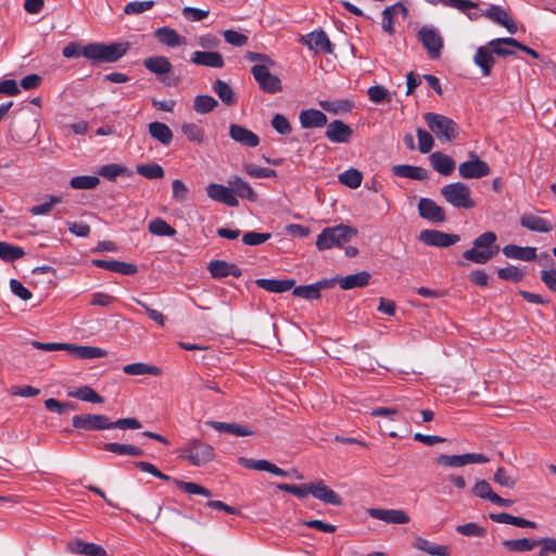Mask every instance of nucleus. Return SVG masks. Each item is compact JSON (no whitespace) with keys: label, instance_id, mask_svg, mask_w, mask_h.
<instances>
[{"label":"nucleus","instance_id":"nucleus-1","mask_svg":"<svg viewBox=\"0 0 556 556\" xmlns=\"http://www.w3.org/2000/svg\"><path fill=\"white\" fill-rule=\"evenodd\" d=\"M130 49V43L123 42H90L83 48L75 41L63 48L62 54L66 59L84 56L92 65L103 63H115L121 60Z\"/></svg>","mask_w":556,"mask_h":556},{"label":"nucleus","instance_id":"nucleus-2","mask_svg":"<svg viewBox=\"0 0 556 556\" xmlns=\"http://www.w3.org/2000/svg\"><path fill=\"white\" fill-rule=\"evenodd\" d=\"M72 426L76 430L101 431L111 429H140L142 424L135 417L119 418L112 421L109 416L102 414H81L72 418Z\"/></svg>","mask_w":556,"mask_h":556},{"label":"nucleus","instance_id":"nucleus-3","mask_svg":"<svg viewBox=\"0 0 556 556\" xmlns=\"http://www.w3.org/2000/svg\"><path fill=\"white\" fill-rule=\"evenodd\" d=\"M496 241L497 236L495 232L485 231L472 241V248L463 252L462 256L475 264H486L500 252Z\"/></svg>","mask_w":556,"mask_h":556},{"label":"nucleus","instance_id":"nucleus-4","mask_svg":"<svg viewBox=\"0 0 556 556\" xmlns=\"http://www.w3.org/2000/svg\"><path fill=\"white\" fill-rule=\"evenodd\" d=\"M358 231L352 226L339 224L333 227H326L317 236L316 248L318 251H326L332 248H342L357 236Z\"/></svg>","mask_w":556,"mask_h":556},{"label":"nucleus","instance_id":"nucleus-5","mask_svg":"<svg viewBox=\"0 0 556 556\" xmlns=\"http://www.w3.org/2000/svg\"><path fill=\"white\" fill-rule=\"evenodd\" d=\"M424 119L441 142H452L459 136V125L445 115L428 112L424 114Z\"/></svg>","mask_w":556,"mask_h":556},{"label":"nucleus","instance_id":"nucleus-6","mask_svg":"<svg viewBox=\"0 0 556 556\" xmlns=\"http://www.w3.org/2000/svg\"><path fill=\"white\" fill-rule=\"evenodd\" d=\"M179 457L187 459L193 466L200 467L214 459L215 451L208 443L200 439H191L180 447Z\"/></svg>","mask_w":556,"mask_h":556},{"label":"nucleus","instance_id":"nucleus-7","mask_svg":"<svg viewBox=\"0 0 556 556\" xmlns=\"http://www.w3.org/2000/svg\"><path fill=\"white\" fill-rule=\"evenodd\" d=\"M440 193L454 207L469 210L476 206V202L471 198V190L464 182L447 184L441 188Z\"/></svg>","mask_w":556,"mask_h":556},{"label":"nucleus","instance_id":"nucleus-8","mask_svg":"<svg viewBox=\"0 0 556 556\" xmlns=\"http://www.w3.org/2000/svg\"><path fill=\"white\" fill-rule=\"evenodd\" d=\"M143 66L151 73L155 74L159 80L168 87H176L179 84V78L174 79L167 77L173 70V65L168 58L164 55L149 56L143 60Z\"/></svg>","mask_w":556,"mask_h":556},{"label":"nucleus","instance_id":"nucleus-9","mask_svg":"<svg viewBox=\"0 0 556 556\" xmlns=\"http://www.w3.org/2000/svg\"><path fill=\"white\" fill-rule=\"evenodd\" d=\"M418 40L427 50L431 60H438L444 47L443 38L433 26H422L417 33Z\"/></svg>","mask_w":556,"mask_h":556},{"label":"nucleus","instance_id":"nucleus-10","mask_svg":"<svg viewBox=\"0 0 556 556\" xmlns=\"http://www.w3.org/2000/svg\"><path fill=\"white\" fill-rule=\"evenodd\" d=\"M251 73L262 91L274 94L282 90L281 80L269 72L267 65L255 64L252 66Z\"/></svg>","mask_w":556,"mask_h":556},{"label":"nucleus","instance_id":"nucleus-11","mask_svg":"<svg viewBox=\"0 0 556 556\" xmlns=\"http://www.w3.org/2000/svg\"><path fill=\"white\" fill-rule=\"evenodd\" d=\"M419 240L428 245L435 248H448L460 240L456 233H446L437 229H425L419 233Z\"/></svg>","mask_w":556,"mask_h":556},{"label":"nucleus","instance_id":"nucleus-12","mask_svg":"<svg viewBox=\"0 0 556 556\" xmlns=\"http://www.w3.org/2000/svg\"><path fill=\"white\" fill-rule=\"evenodd\" d=\"M490 459L482 453H466L462 455L441 454L437 457V463L445 467H463L469 464H485Z\"/></svg>","mask_w":556,"mask_h":556},{"label":"nucleus","instance_id":"nucleus-13","mask_svg":"<svg viewBox=\"0 0 556 556\" xmlns=\"http://www.w3.org/2000/svg\"><path fill=\"white\" fill-rule=\"evenodd\" d=\"M470 160L463 162L458 166L459 175L465 179L482 178L490 174L489 164L480 160L473 152L470 153Z\"/></svg>","mask_w":556,"mask_h":556},{"label":"nucleus","instance_id":"nucleus-14","mask_svg":"<svg viewBox=\"0 0 556 556\" xmlns=\"http://www.w3.org/2000/svg\"><path fill=\"white\" fill-rule=\"evenodd\" d=\"M207 197L218 203H223L229 207L239 206V201L233 194L231 187H226L220 184H210L206 187Z\"/></svg>","mask_w":556,"mask_h":556},{"label":"nucleus","instance_id":"nucleus-15","mask_svg":"<svg viewBox=\"0 0 556 556\" xmlns=\"http://www.w3.org/2000/svg\"><path fill=\"white\" fill-rule=\"evenodd\" d=\"M418 213L421 218L435 224L444 223L446 219L445 211L429 198L419 200Z\"/></svg>","mask_w":556,"mask_h":556},{"label":"nucleus","instance_id":"nucleus-16","mask_svg":"<svg viewBox=\"0 0 556 556\" xmlns=\"http://www.w3.org/2000/svg\"><path fill=\"white\" fill-rule=\"evenodd\" d=\"M325 136L333 143H348L353 136V129L340 119L327 123Z\"/></svg>","mask_w":556,"mask_h":556},{"label":"nucleus","instance_id":"nucleus-17","mask_svg":"<svg viewBox=\"0 0 556 556\" xmlns=\"http://www.w3.org/2000/svg\"><path fill=\"white\" fill-rule=\"evenodd\" d=\"M368 515L371 518L393 525H405L409 522V516L402 509L369 508Z\"/></svg>","mask_w":556,"mask_h":556},{"label":"nucleus","instance_id":"nucleus-18","mask_svg":"<svg viewBox=\"0 0 556 556\" xmlns=\"http://www.w3.org/2000/svg\"><path fill=\"white\" fill-rule=\"evenodd\" d=\"M207 269L215 279H222L228 276L240 278L242 276V269L239 266L220 260L211 261L207 265Z\"/></svg>","mask_w":556,"mask_h":556},{"label":"nucleus","instance_id":"nucleus-19","mask_svg":"<svg viewBox=\"0 0 556 556\" xmlns=\"http://www.w3.org/2000/svg\"><path fill=\"white\" fill-rule=\"evenodd\" d=\"M483 15L493 21L494 23L505 27L510 34H515L518 29L514 20L510 18L506 10H504L500 5L491 4L483 12Z\"/></svg>","mask_w":556,"mask_h":556},{"label":"nucleus","instance_id":"nucleus-20","mask_svg":"<svg viewBox=\"0 0 556 556\" xmlns=\"http://www.w3.org/2000/svg\"><path fill=\"white\" fill-rule=\"evenodd\" d=\"M304 45H306L311 50L321 51L328 54L333 53L334 46L323 29L309 33L306 36V39H304Z\"/></svg>","mask_w":556,"mask_h":556},{"label":"nucleus","instance_id":"nucleus-21","mask_svg":"<svg viewBox=\"0 0 556 556\" xmlns=\"http://www.w3.org/2000/svg\"><path fill=\"white\" fill-rule=\"evenodd\" d=\"M312 495L315 498L333 506H341L343 502L342 497L331 488L326 485L323 480L313 482Z\"/></svg>","mask_w":556,"mask_h":556},{"label":"nucleus","instance_id":"nucleus-22","mask_svg":"<svg viewBox=\"0 0 556 556\" xmlns=\"http://www.w3.org/2000/svg\"><path fill=\"white\" fill-rule=\"evenodd\" d=\"M229 136L232 140L244 147L254 148L260 144V137L241 125L231 124L229 127Z\"/></svg>","mask_w":556,"mask_h":556},{"label":"nucleus","instance_id":"nucleus-23","mask_svg":"<svg viewBox=\"0 0 556 556\" xmlns=\"http://www.w3.org/2000/svg\"><path fill=\"white\" fill-rule=\"evenodd\" d=\"M520 226L528 230L543 233L551 232L555 228L552 222L531 213H525L520 217Z\"/></svg>","mask_w":556,"mask_h":556},{"label":"nucleus","instance_id":"nucleus-24","mask_svg":"<svg viewBox=\"0 0 556 556\" xmlns=\"http://www.w3.org/2000/svg\"><path fill=\"white\" fill-rule=\"evenodd\" d=\"M99 450L113 453L119 456H135L140 457L144 454L143 450L139 446L118 442L98 443Z\"/></svg>","mask_w":556,"mask_h":556},{"label":"nucleus","instance_id":"nucleus-25","mask_svg":"<svg viewBox=\"0 0 556 556\" xmlns=\"http://www.w3.org/2000/svg\"><path fill=\"white\" fill-rule=\"evenodd\" d=\"M190 62L212 68H222L225 64L223 55L216 51H194Z\"/></svg>","mask_w":556,"mask_h":556},{"label":"nucleus","instance_id":"nucleus-26","mask_svg":"<svg viewBox=\"0 0 556 556\" xmlns=\"http://www.w3.org/2000/svg\"><path fill=\"white\" fill-rule=\"evenodd\" d=\"M492 46H481L476 50L473 55V62L477 66L480 67L483 76H490L492 73V67L495 64V58L491 50Z\"/></svg>","mask_w":556,"mask_h":556},{"label":"nucleus","instance_id":"nucleus-27","mask_svg":"<svg viewBox=\"0 0 556 556\" xmlns=\"http://www.w3.org/2000/svg\"><path fill=\"white\" fill-rule=\"evenodd\" d=\"M205 425L218 432L229 433L236 437H249L254 434V431L250 429L248 426H243L236 422L207 420Z\"/></svg>","mask_w":556,"mask_h":556},{"label":"nucleus","instance_id":"nucleus-28","mask_svg":"<svg viewBox=\"0 0 556 556\" xmlns=\"http://www.w3.org/2000/svg\"><path fill=\"white\" fill-rule=\"evenodd\" d=\"M255 285L271 293H283L291 290L295 286V280L290 279H268L258 278L255 280Z\"/></svg>","mask_w":556,"mask_h":556},{"label":"nucleus","instance_id":"nucleus-29","mask_svg":"<svg viewBox=\"0 0 556 556\" xmlns=\"http://www.w3.org/2000/svg\"><path fill=\"white\" fill-rule=\"evenodd\" d=\"M301 126L305 129L320 128L327 125L328 118L325 113L316 109L303 110L299 116Z\"/></svg>","mask_w":556,"mask_h":556},{"label":"nucleus","instance_id":"nucleus-30","mask_svg":"<svg viewBox=\"0 0 556 556\" xmlns=\"http://www.w3.org/2000/svg\"><path fill=\"white\" fill-rule=\"evenodd\" d=\"M66 351L80 359L101 358L108 355V351L98 346L76 345L67 343Z\"/></svg>","mask_w":556,"mask_h":556},{"label":"nucleus","instance_id":"nucleus-31","mask_svg":"<svg viewBox=\"0 0 556 556\" xmlns=\"http://www.w3.org/2000/svg\"><path fill=\"white\" fill-rule=\"evenodd\" d=\"M154 37L157 42L169 48H176L185 43L186 38L180 36L174 28L162 26L155 29Z\"/></svg>","mask_w":556,"mask_h":556},{"label":"nucleus","instance_id":"nucleus-32","mask_svg":"<svg viewBox=\"0 0 556 556\" xmlns=\"http://www.w3.org/2000/svg\"><path fill=\"white\" fill-rule=\"evenodd\" d=\"M228 185L233 190L235 197L238 199H247L250 202H256L258 199L257 193L253 190V188L241 177L232 176L228 179Z\"/></svg>","mask_w":556,"mask_h":556},{"label":"nucleus","instance_id":"nucleus-33","mask_svg":"<svg viewBox=\"0 0 556 556\" xmlns=\"http://www.w3.org/2000/svg\"><path fill=\"white\" fill-rule=\"evenodd\" d=\"M503 254L513 260L531 262L536 258V249L533 247H519L517 244H507L502 249Z\"/></svg>","mask_w":556,"mask_h":556},{"label":"nucleus","instance_id":"nucleus-34","mask_svg":"<svg viewBox=\"0 0 556 556\" xmlns=\"http://www.w3.org/2000/svg\"><path fill=\"white\" fill-rule=\"evenodd\" d=\"M156 478L164 480V481H173L177 485V488H179L182 492L188 493V494L203 495L206 497H210L212 495V492L201 484L174 479V478L163 473L162 471H160V473L156 475Z\"/></svg>","mask_w":556,"mask_h":556},{"label":"nucleus","instance_id":"nucleus-35","mask_svg":"<svg viewBox=\"0 0 556 556\" xmlns=\"http://www.w3.org/2000/svg\"><path fill=\"white\" fill-rule=\"evenodd\" d=\"M429 161L433 169L441 175L447 176L455 169V161L453 157L440 151L431 153Z\"/></svg>","mask_w":556,"mask_h":556},{"label":"nucleus","instance_id":"nucleus-36","mask_svg":"<svg viewBox=\"0 0 556 556\" xmlns=\"http://www.w3.org/2000/svg\"><path fill=\"white\" fill-rule=\"evenodd\" d=\"M392 172L397 177L409 178L414 180H426L429 177L428 170L420 166L400 164L392 167Z\"/></svg>","mask_w":556,"mask_h":556},{"label":"nucleus","instance_id":"nucleus-37","mask_svg":"<svg viewBox=\"0 0 556 556\" xmlns=\"http://www.w3.org/2000/svg\"><path fill=\"white\" fill-rule=\"evenodd\" d=\"M370 278L371 275L368 271L362 270L345 277L339 276V285L343 290L363 288L369 285Z\"/></svg>","mask_w":556,"mask_h":556},{"label":"nucleus","instance_id":"nucleus-38","mask_svg":"<svg viewBox=\"0 0 556 556\" xmlns=\"http://www.w3.org/2000/svg\"><path fill=\"white\" fill-rule=\"evenodd\" d=\"M399 11H401L404 16L407 15V8L401 2L387 7L381 13L382 29L390 35H393L395 33L394 18Z\"/></svg>","mask_w":556,"mask_h":556},{"label":"nucleus","instance_id":"nucleus-39","mask_svg":"<svg viewBox=\"0 0 556 556\" xmlns=\"http://www.w3.org/2000/svg\"><path fill=\"white\" fill-rule=\"evenodd\" d=\"M502 544L510 553H525L540 546V539L521 538L504 540Z\"/></svg>","mask_w":556,"mask_h":556},{"label":"nucleus","instance_id":"nucleus-40","mask_svg":"<svg viewBox=\"0 0 556 556\" xmlns=\"http://www.w3.org/2000/svg\"><path fill=\"white\" fill-rule=\"evenodd\" d=\"M212 89L225 105L233 106L237 103V96L233 89L226 81L216 79L213 83Z\"/></svg>","mask_w":556,"mask_h":556},{"label":"nucleus","instance_id":"nucleus-41","mask_svg":"<svg viewBox=\"0 0 556 556\" xmlns=\"http://www.w3.org/2000/svg\"><path fill=\"white\" fill-rule=\"evenodd\" d=\"M319 106L332 114L349 113L354 108V102L349 99L338 100H323L319 101Z\"/></svg>","mask_w":556,"mask_h":556},{"label":"nucleus","instance_id":"nucleus-42","mask_svg":"<svg viewBox=\"0 0 556 556\" xmlns=\"http://www.w3.org/2000/svg\"><path fill=\"white\" fill-rule=\"evenodd\" d=\"M149 134L152 138L164 146H168L173 140V131L162 122H152L149 124Z\"/></svg>","mask_w":556,"mask_h":556},{"label":"nucleus","instance_id":"nucleus-43","mask_svg":"<svg viewBox=\"0 0 556 556\" xmlns=\"http://www.w3.org/2000/svg\"><path fill=\"white\" fill-rule=\"evenodd\" d=\"M413 546L419 551L426 552L433 556H450L448 547L445 545L433 544L430 541L417 536Z\"/></svg>","mask_w":556,"mask_h":556},{"label":"nucleus","instance_id":"nucleus-44","mask_svg":"<svg viewBox=\"0 0 556 556\" xmlns=\"http://www.w3.org/2000/svg\"><path fill=\"white\" fill-rule=\"evenodd\" d=\"M123 371L129 376H143V375L159 376L162 372L160 367L149 365L146 363H132V364L125 365L123 367Z\"/></svg>","mask_w":556,"mask_h":556},{"label":"nucleus","instance_id":"nucleus-45","mask_svg":"<svg viewBox=\"0 0 556 556\" xmlns=\"http://www.w3.org/2000/svg\"><path fill=\"white\" fill-rule=\"evenodd\" d=\"M25 255L23 248L9 243L7 241H0V260L5 263H12Z\"/></svg>","mask_w":556,"mask_h":556},{"label":"nucleus","instance_id":"nucleus-46","mask_svg":"<svg viewBox=\"0 0 556 556\" xmlns=\"http://www.w3.org/2000/svg\"><path fill=\"white\" fill-rule=\"evenodd\" d=\"M68 395L72 397H76L84 402H89L93 404H102L104 402V397L98 394L91 387L84 386L75 391H70Z\"/></svg>","mask_w":556,"mask_h":556},{"label":"nucleus","instance_id":"nucleus-47","mask_svg":"<svg viewBox=\"0 0 556 556\" xmlns=\"http://www.w3.org/2000/svg\"><path fill=\"white\" fill-rule=\"evenodd\" d=\"M339 182L351 188L356 189L362 185L363 174L356 168H349L338 176Z\"/></svg>","mask_w":556,"mask_h":556},{"label":"nucleus","instance_id":"nucleus-48","mask_svg":"<svg viewBox=\"0 0 556 556\" xmlns=\"http://www.w3.org/2000/svg\"><path fill=\"white\" fill-rule=\"evenodd\" d=\"M149 231L159 237H173L176 235V229L167 224L164 219L156 217L149 223Z\"/></svg>","mask_w":556,"mask_h":556},{"label":"nucleus","instance_id":"nucleus-49","mask_svg":"<svg viewBox=\"0 0 556 556\" xmlns=\"http://www.w3.org/2000/svg\"><path fill=\"white\" fill-rule=\"evenodd\" d=\"M217 105V100L208 94L197 96L193 100V110L199 114H207L212 112Z\"/></svg>","mask_w":556,"mask_h":556},{"label":"nucleus","instance_id":"nucleus-50","mask_svg":"<svg viewBox=\"0 0 556 556\" xmlns=\"http://www.w3.org/2000/svg\"><path fill=\"white\" fill-rule=\"evenodd\" d=\"M125 174H128L127 167L116 163L103 165L98 169V175L102 176L109 181H115L118 176Z\"/></svg>","mask_w":556,"mask_h":556},{"label":"nucleus","instance_id":"nucleus-51","mask_svg":"<svg viewBox=\"0 0 556 556\" xmlns=\"http://www.w3.org/2000/svg\"><path fill=\"white\" fill-rule=\"evenodd\" d=\"M136 170L148 179H161L165 175L163 167L157 163L138 164Z\"/></svg>","mask_w":556,"mask_h":556},{"label":"nucleus","instance_id":"nucleus-52","mask_svg":"<svg viewBox=\"0 0 556 556\" xmlns=\"http://www.w3.org/2000/svg\"><path fill=\"white\" fill-rule=\"evenodd\" d=\"M181 131L191 142L202 143L204 141L205 132L203 128L194 123H184Z\"/></svg>","mask_w":556,"mask_h":556},{"label":"nucleus","instance_id":"nucleus-53","mask_svg":"<svg viewBox=\"0 0 556 556\" xmlns=\"http://www.w3.org/2000/svg\"><path fill=\"white\" fill-rule=\"evenodd\" d=\"M100 179L98 176H75L70 180V186L73 189H94L99 186Z\"/></svg>","mask_w":556,"mask_h":556},{"label":"nucleus","instance_id":"nucleus-54","mask_svg":"<svg viewBox=\"0 0 556 556\" xmlns=\"http://www.w3.org/2000/svg\"><path fill=\"white\" fill-rule=\"evenodd\" d=\"M46 199H47L46 202L38 204V205H34L33 207L29 208V212L31 215L38 216V215L49 214L51 212L52 207L55 204L61 203L63 200L61 195H54V194H48V195H46Z\"/></svg>","mask_w":556,"mask_h":556},{"label":"nucleus","instance_id":"nucleus-55","mask_svg":"<svg viewBox=\"0 0 556 556\" xmlns=\"http://www.w3.org/2000/svg\"><path fill=\"white\" fill-rule=\"evenodd\" d=\"M277 488L281 491L291 493L299 498H305L308 494H312L313 482L304 484L280 483Z\"/></svg>","mask_w":556,"mask_h":556},{"label":"nucleus","instance_id":"nucleus-56","mask_svg":"<svg viewBox=\"0 0 556 556\" xmlns=\"http://www.w3.org/2000/svg\"><path fill=\"white\" fill-rule=\"evenodd\" d=\"M367 94L369 100L375 104L391 102V93L383 86L375 85L368 88Z\"/></svg>","mask_w":556,"mask_h":556},{"label":"nucleus","instance_id":"nucleus-57","mask_svg":"<svg viewBox=\"0 0 556 556\" xmlns=\"http://www.w3.org/2000/svg\"><path fill=\"white\" fill-rule=\"evenodd\" d=\"M456 531L465 536L483 538L488 531L484 527L479 526L477 522H468L456 527Z\"/></svg>","mask_w":556,"mask_h":556},{"label":"nucleus","instance_id":"nucleus-58","mask_svg":"<svg viewBox=\"0 0 556 556\" xmlns=\"http://www.w3.org/2000/svg\"><path fill=\"white\" fill-rule=\"evenodd\" d=\"M292 294L298 298H302L305 300H318L321 294L317 291L316 286L314 283L305 285V286H294L292 288Z\"/></svg>","mask_w":556,"mask_h":556},{"label":"nucleus","instance_id":"nucleus-59","mask_svg":"<svg viewBox=\"0 0 556 556\" xmlns=\"http://www.w3.org/2000/svg\"><path fill=\"white\" fill-rule=\"evenodd\" d=\"M500 279L511 282H519L523 279L525 273L517 266L503 267L497 270Z\"/></svg>","mask_w":556,"mask_h":556},{"label":"nucleus","instance_id":"nucleus-60","mask_svg":"<svg viewBox=\"0 0 556 556\" xmlns=\"http://www.w3.org/2000/svg\"><path fill=\"white\" fill-rule=\"evenodd\" d=\"M154 7V1H131L124 7V13L126 15H138L146 11L151 10Z\"/></svg>","mask_w":556,"mask_h":556},{"label":"nucleus","instance_id":"nucleus-61","mask_svg":"<svg viewBox=\"0 0 556 556\" xmlns=\"http://www.w3.org/2000/svg\"><path fill=\"white\" fill-rule=\"evenodd\" d=\"M471 492L473 493L475 496L480 497L482 500H488L490 502H492L493 496L496 494L495 492H493L491 484L483 479H480L476 482Z\"/></svg>","mask_w":556,"mask_h":556},{"label":"nucleus","instance_id":"nucleus-62","mask_svg":"<svg viewBox=\"0 0 556 556\" xmlns=\"http://www.w3.org/2000/svg\"><path fill=\"white\" fill-rule=\"evenodd\" d=\"M418 149L422 154L429 153L433 146L434 139L430 132L422 128H417Z\"/></svg>","mask_w":556,"mask_h":556},{"label":"nucleus","instance_id":"nucleus-63","mask_svg":"<svg viewBox=\"0 0 556 556\" xmlns=\"http://www.w3.org/2000/svg\"><path fill=\"white\" fill-rule=\"evenodd\" d=\"M270 237L269 232L249 231L243 235L242 242L247 245L256 247L266 242Z\"/></svg>","mask_w":556,"mask_h":556},{"label":"nucleus","instance_id":"nucleus-64","mask_svg":"<svg viewBox=\"0 0 556 556\" xmlns=\"http://www.w3.org/2000/svg\"><path fill=\"white\" fill-rule=\"evenodd\" d=\"M273 128L280 135H289L292 127L288 118L282 114H276L270 122Z\"/></svg>","mask_w":556,"mask_h":556}]
</instances>
